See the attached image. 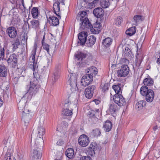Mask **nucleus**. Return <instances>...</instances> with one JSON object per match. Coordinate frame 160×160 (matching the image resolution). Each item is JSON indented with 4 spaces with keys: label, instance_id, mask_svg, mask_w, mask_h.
<instances>
[{
    "label": "nucleus",
    "instance_id": "obj_29",
    "mask_svg": "<svg viewBox=\"0 0 160 160\" xmlns=\"http://www.w3.org/2000/svg\"><path fill=\"white\" fill-rule=\"evenodd\" d=\"M103 127L106 132H109L112 128V124L110 121H107L104 124Z\"/></svg>",
    "mask_w": 160,
    "mask_h": 160
},
{
    "label": "nucleus",
    "instance_id": "obj_28",
    "mask_svg": "<svg viewBox=\"0 0 160 160\" xmlns=\"http://www.w3.org/2000/svg\"><path fill=\"white\" fill-rule=\"evenodd\" d=\"M112 40L110 38H107L104 39L102 42V44L106 47H109L112 44Z\"/></svg>",
    "mask_w": 160,
    "mask_h": 160
},
{
    "label": "nucleus",
    "instance_id": "obj_51",
    "mask_svg": "<svg viewBox=\"0 0 160 160\" xmlns=\"http://www.w3.org/2000/svg\"><path fill=\"white\" fill-rule=\"evenodd\" d=\"M51 59L50 57L49 58H47V67H48L50 66L51 65Z\"/></svg>",
    "mask_w": 160,
    "mask_h": 160
},
{
    "label": "nucleus",
    "instance_id": "obj_27",
    "mask_svg": "<svg viewBox=\"0 0 160 160\" xmlns=\"http://www.w3.org/2000/svg\"><path fill=\"white\" fill-rule=\"evenodd\" d=\"M117 109V107L116 105L113 103L109 105L108 112L109 114H113L114 113Z\"/></svg>",
    "mask_w": 160,
    "mask_h": 160
},
{
    "label": "nucleus",
    "instance_id": "obj_8",
    "mask_svg": "<svg viewBox=\"0 0 160 160\" xmlns=\"http://www.w3.org/2000/svg\"><path fill=\"white\" fill-rule=\"evenodd\" d=\"M129 72V68L127 65H122L120 69L117 71L118 76L119 77H124L127 76Z\"/></svg>",
    "mask_w": 160,
    "mask_h": 160
},
{
    "label": "nucleus",
    "instance_id": "obj_19",
    "mask_svg": "<svg viewBox=\"0 0 160 160\" xmlns=\"http://www.w3.org/2000/svg\"><path fill=\"white\" fill-rule=\"evenodd\" d=\"M146 100L148 102H152L153 100L154 97V93L153 91L150 89L148 93L145 96Z\"/></svg>",
    "mask_w": 160,
    "mask_h": 160
},
{
    "label": "nucleus",
    "instance_id": "obj_12",
    "mask_svg": "<svg viewBox=\"0 0 160 160\" xmlns=\"http://www.w3.org/2000/svg\"><path fill=\"white\" fill-rule=\"evenodd\" d=\"M79 145L82 147H86L89 143V141L88 138L85 135L83 134L80 136L78 140Z\"/></svg>",
    "mask_w": 160,
    "mask_h": 160
},
{
    "label": "nucleus",
    "instance_id": "obj_59",
    "mask_svg": "<svg viewBox=\"0 0 160 160\" xmlns=\"http://www.w3.org/2000/svg\"><path fill=\"white\" fill-rule=\"evenodd\" d=\"M127 50L128 51H130V49H129V48H126L125 49V50L124 51V53H127Z\"/></svg>",
    "mask_w": 160,
    "mask_h": 160
},
{
    "label": "nucleus",
    "instance_id": "obj_20",
    "mask_svg": "<svg viewBox=\"0 0 160 160\" xmlns=\"http://www.w3.org/2000/svg\"><path fill=\"white\" fill-rule=\"evenodd\" d=\"M59 5V2L58 1H56L54 3L53 8L55 13L58 17L59 18H61V14L59 12L60 9Z\"/></svg>",
    "mask_w": 160,
    "mask_h": 160
},
{
    "label": "nucleus",
    "instance_id": "obj_56",
    "mask_svg": "<svg viewBox=\"0 0 160 160\" xmlns=\"http://www.w3.org/2000/svg\"><path fill=\"white\" fill-rule=\"evenodd\" d=\"M160 125H159V124H158V125H156L153 128V129L154 131L156 130L159 127H160Z\"/></svg>",
    "mask_w": 160,
    "mask_h": 160
},
{
    "label": "nucleus",
    "instance_id": "obj_50",
    "mask_svg": "<svg viewBox=\"0 0 160 160\" xmlns=\"http://www.w3.org/2000/svg\"><path fill=\"white\" fill-rule=\"evenodd\" d=\"M109 85L108 83H105L104 85L102 87V90L104 91H106L108 90V89Z\"/></svg>",
    "mask_w": 160,
    "mask_h": 160
},
{
    "label": "nucleus",
    "instance_id": "obj_53",
    "mask_svg": "<svg viewBox=\"0 0 160 160\" xmlns=\"http://www.w3.org/2000/svg\"><path fill=\"white\" fill-rule=\"evenodd\" d=\"M90 148L91 147H90ZM90 150L91 151L89 152L90 154L92 156L94 155L95 154V152L94 150L93 149H92V148H91V150Z\"/></svg>",
    "mask_w": 160,
    "mask_h": 160
},
{
    "label": "nucleus",
    "instance_id": "obj_34",
    "mask_svg": "<svg viewBox=\"0 0 160 160\" xmlns=\"http://www.w3.org/2000/svg\"><path fill=\"white\" fill-rule=\"evenodd\" d=\"M136 28L135 27H133L129 28L126 31V34L131 36L134 35L136 32Z\"/></svg>",
    "mask_w": 160,
    "mask_h": 160
},
{
    "label": "nucleus",
    "instance_id": "obj_48",
    "mask_svg": "<svg viewBox=\"0 0 160 160\" xmlns=\"http://www.w3.org/2000/svg\"><path fill=\"white\" fill-rule=\"evenodd\" d=\"M79 160H92L91 157L88 156H83L81 157Z\"/></svg>",
    "mask_w": 160,
    "mask_h": 160
},
{
    "label": "nucleus",
    "instance_id": "obj_16",
    "mask_svg": "<svg viewBox=\"0 0 160 160\" xmlns=\"http://www.w3.org/2000/svg\"><path fill=\"white\" fill-rule=\"evenodd\" d=\"M88 35L87 32H80L78 36V38L81 45H84L86 41V38Z\"/></svg>",
    "mask_w": 160,
    "mask_h": 160
},
{
    "label": "nucleus",
    "instance_id": "obj_9",
    "mask_svg": "<svg viewBox=\"0 0 160 160\" xmlns=\"http://www.w3.org/2000/svg\"><path fill=\"white\" fill-rule=\"evenodd\" d=\"M37 44H35L33 47V49L31 53V55L29 58L30 67L33 68V70L34 69V67L36 65L37 61L35 60V56L36 54Z\"/></svg>",
    "mask_w": 160,
    "mask_h": 160
},
{
    "label": "nucleus",
    "instance_id": "obj_6",
    "mask_svg": "<svg viewBox=\"0 0 160 160\" xmlns=\"http://www.w3.org/2000/svg\"><path fill=\"white\" fill-rule=\"evenodd\" d=\"M110 94L111 99H112L114 102L118 106H122L126 104L125 100L121 94H115L113 95L111 93Z\"/></svg>",
    "mask_w": 160,
    "mask_h": 160
},
{
    "label": "nucleus",
    "instance_id": "obj_43",
    "mask_svg": "<svg viewBox=\"0 0 160 160\" xmlns=\"http://www.w3.org/2000/svg\"><path fill=\"white\" fill-rule=\"evenodd\" d=\"M122 22V18L121 17H118L115 20V23L118 26L120 25Z\"/></svg>",
    "mask_w": 160,
    "mask_h": 160
},
{
    "label": "nucleus",
    "instance_id": "obj_49",
    "mask_svg": "<svg viewBox=\"0 0 160 160\" xmlns=\"http://www.w3.org/2000/svg\"><path fill=\"white\" fill-rule=\"evenodd\" d=\"M43 45V48L46 50L49 53V46L46 44H42Z\"/></svg>",
    "mask_w": 160,
    "mask_h": 160
},
{
    "label": "nucleus",
    "instance_id": "obj_2",
    "mask_svg": "<svg viewBox=\"0 0 160 160\" xmlns=\"http://www.w3.org/2000/svg\"><path fill=\"white\" fill-rule=\"evenodd\" d=\"M42 144L38 143L37 140H35L33 143H32V151L31 155L33 158L36 159L41 158V154L40 150L42 147Z\"/></svg>",
    "mask_w": 160,
    "mask_h": 160
},
{
    "label": "nucleus",
    "instance_id": "obj_58",
    "mask_svg": "<svg viewBox=\"0 0 160 160\" xmlns=\"http://www.w3.org/2000/svg\"><path fill=\"white\" fill-rule=\"evenodd\" d=\"M3 101L0 98V108L2 105Z\"/></svg>",
    "mask_w": 160,
    "mask_h": 160
},
{
    "label": "nucleus",
    "instance_id": "obj_57",
    "mask_svg": "<svg viewBox=\"0 0 160 160\" xmlns=\"http://www.w3.org/2000/svg\"><path fill=\"white\" fill-rule=\"evenodd\" d=\"M157 119L158 122L160 123V112L159 113V116L157 118Z\"/></svg>",
    "mask_w": 160,
    "mask_h": 160
},
{
    "label": "nucleus",
    "instance_id": "obj_3",
    "mask_svg": "<svg viewBox=\"0 0 160 160\" xmlns=\"http://www.w3.org/2000/svg\"><path fill=\"white\" fill-rule=\"evenodd\" d=\"M80 21L81 22L80 23V28L81 30L86 28H91V24L89 22L88 18L87 17V13L86 12L82 11L80 12Z\"/></svg>",
    "mask_w": 160,
    "mask_h": 160
},
{
    "label": "nucleus",
    "instance_id": "obj_30",
    "mask_svg": "<svg viewBox=\"0 0 160 160\" xmlns=\"http://www.w3.org/2000/svg\"><path fill=\"white\" fill-rule=\"evenodd\" d=\"M7 73V69L5 66L3 65H0V76L5 77Z\"/></svg>",
    "mask_w": 160,
    "mask_h": 160
},
{
    "label": "nucleus",
    "instance_id": "obj_33",
    "mask_svg": "<svg viewBox=\"0 0 160 160\" xmlns=\"http://www.w3.org/2000/svg\"><path fill=\"white\" fill-rule=\"evenodd\" d=\"M146 102L144 101H140L138 102L136 104L135 108L138 109L139 110L142 109L143 107L146 104Z\"/></svg>",
    "mask_w": 160,
    "mask_h": 160
},
{
    "label": "nucleus",
    "instance_id": "obj_24",
    "mask_svg": "<svg viewBox=\"0 0 160 160\" xmlns=\"http://www.w3.org/2000/svg\"><path fill=\"white\" fill-rule=\"evenodd\" d=\"M143 82L145 86L152 88V86L153 85V81L152 78L149 77L146 78L143 80Z\"/></svg>",
    "mask_w": 160,
    "mask_h": 160
},
{
    "label": "nucleus",
    "instance_id": "obj_7",
    "mask_svg": "<svg viewBox=\"0 0 160 160\" xmlns=\"http://www.w3.org/2000/svg\"><path fill=\"white\" fill-rule=\"evenodd\" d=\"M93 77L92 75L86 74L83 76L81 80V84L84 87H86L91 83L92 81Z\"/></svg>",
    "mask_w": 160,
    "mask_h": 160
},
{
    "label": "nucleus",
    "instance_id": "obj_42",
    "mask_svg": "<svg viewBox=\"0 0 160 160\" xmlns=\"http://www.w3.org/2000/svg\"><path fill=\"white\" fill-rule=\"evenodd\" d=\"M22 108L23 107H20L18 108L19 110H22V115H23V114L24 113L25 114V115H27L28 113L30 114L29 112H30V111L28 108H27L24 107V109H23Z\"/></svg>",
    "mask_w": 160,
    "mask_h": 160
},
{
    "label": "nucleus",
    "instance_id": "obj_23",
    "mask_svg": "<svg viewBox=\"0 0 160 160\" xmlns=\"http://www.w3.org/2000/svg\"><path fill=\"white\" fill-rule=\"evenodd\" d=\"M87 75H96L98 73V69L95 67L92 66L89 67L85 71Z\"/></svg>",
    "mask_w": 160,
    "mask_h": 160
},
{
    "label": "nucleus",
    "instance_id": "obj_5",
    "mask_svg": "<svg viewBox=\"0 0 160 160\" xmlns=\"http://www.w3.org/2000/svg\"><path fill=\"white\" fill-rule=\"evenodd\" d=\"M43 119L42 120V123L40 121V123L37 128L35 130V133L37 135V137L38 138H37L35 140H37L38 141V143H40V144H42L43 143V140L42 138L43 135L45 134V129L43 126Z\"/></svg>",
    "mask_w": 160,
    "mask_h": 160
},
{
    "label": "nucleus",
    "instance_id": "obj_13",
    "mask_svg": "<svg viewBox=\"0 0 160 160\" xmlns=\"http://www.w3.org/2000/svg\"><path fill=\"white\" fill-rule=\"evenodd\" d=\"M9 36L12 38H16L17 34V32L16 28L13 27L8 28L7 30Z\"/></svg>",
    "mask_w": 160,
    "mask_h": 160
},
{
    "label": "nucleus",
    "instance_id": "obj_54",
    "mask_svg": "<svg viewBox=\"0 0 160 160\" xmlns=\"http://www.w3.org/2000/svg\"><path fill=\"white\" fill-rule=\"evenodd\" d=\"M23 38L22 39V40H26L27 41V35H26L25 33H24L22 36Z\"/></svg>",
    "mask_w": 160,
    "mask_h": 160
},
{
    "label": "nucleus",
    "instance_id": "obj_62",
    "mask_svg": "<svg viewBox=\"0 0 160 160\" xmlns=\"http://www.w3.org/2000/svg\"><path fill=\"white\" fill-rule=\"evenodd\" d=\"M84 1L86 2H89L91 0H83Z\"/></svg>",
    "mask_w": 160,
    "mask_h": 160
},
{
    "label": "nucleus",
    "instance_id": "obj_38",
    "mask_svg": "<svg viewBox=\"0 0 160 160\" xmlns=\"http://www.w3.org/2000/svg\"><path fill=\"white\" fill-rule=\"evenodd\" d=\"M112 88L115 92L116 94H121L119 93L121 92V90L120 85H113L112 86Z\"/></svg>",
    "mask_w": 160,
    "mask_h": 160
},
{
    "label": "nucleus",
    "instance_id": "obj_37",
    "mask_svg": "<svg viewBox=\"0 0 160 160\" xmlns=\"http://www.w3.org/2000/svg\"><path fill=\"white\" fill-rule=\"evenodd\" d=\"M31 14L33 18H37L38 14V10L37 8L36 7L33 8L32 9Z\"/></svg>",
    "mask_w": 160,
    "mask_h": 160
},
{
    "label": "nucleus",
    "instance_id": "obj_18",
    "mask_svg": "<svg viewBox=\"0 0 160 160\" xmlns=\"http://www.w3.org/2000/svg\"><path fill=\"white\" fill-rule=\"evenodd\" d=\"M93 14L97 18L102 17L104 14V11L100 8H98L94 10Z\"/></svg>",
    "mask_w": 160,
    "mask_h": 160
},
{
    "label": "nucleus",
    "instance_id": "obj_10",
    "mask_svg": "<svg viewBox=\"0 0 160 160\" xmlns=\"http://www.w3.org/2000/svg\"><path fill=\"white\" fill-rule=\"evenodd\" d=\"M65 104L67 105V106L68 107V108H66L64 109L62 111V114L63 115L66 116H71L72 114V111L73 108H76V105L71 103L65 102Z\"/></svg>",
    "mask_w": 160,
    "mask_h": 160
},
{
    "label": "nucleus",
    "instance_id": "obj_64",
    "mask_svg": "<svg viewBox=\"0 0 160 160\" xmlns=\"http://www.w3.org/2000/svg\"><path fill=\"white\" fill-rule=\"evenodd\" d=\"M64 1L63 0H62V3H63V4L64 5Z\"/></svg>",
    "mask_w": 160,
    "mask_h": 160
},
{
    "label": "nucleus",
    "instance_id": "obj_35",
    "mask_svg": "<svg viewBox=\"0 0 160 160\" xmlns=\"http://www.w3.org/2000/svg\"><path fill=\"white\" fill-rule=\"evenodd\" d=\"M30 23L32 28L37 29L38 28L40 25V22L38 20L33 19L32 20Z\"/></svg>",
    "mask_w": 160,
    "mask_h": 160
},
{
    "label": "nucleus",
    "instance_id": "obj_26",
    "mask_svg": "<svg viewBox=\"0 0 160 160\" xmlns=\"http://www.w3.org/2000/svg\"><path fill=\"white\" fill-rule=\"evenodd\" d=\"M65 154L68 158L72 159L74 157V151L72 148L68 149L66 151Z\"/></svg>",
    "mask_w": 160,
    "mask_h": 160
},
{
    "label": "nucleus",
    "instance_id": "obj_17",
    "mask_svg": "<svg viewBox=\"0 0 160 160\" xmlns=\"http://www.w3.org/2000/svg\"><path fill=\"white\" fill-rule=\"evenodd\" d=\"M101 25L100 23L96 22L90 29L91 32L94 34L99 33L101 30Z\"/></svg>",
    "mask_w": 160,
    "mask_h": 160
},
{
    "label": "nucleus",
    "instance_id": "obj_52",
    "mask_svg": "<svg viewBox=\"0 0 160 160\" xmlns=\"http://www.w3.org/2000/svg\"><path fill=\"white\" fill-rule=\"evenodd\" d=\"M63 141L61 140H59L57 142V144L58 145L61 146L63 144Z\"/></svg>",
    "mask_w": 160,
    "mask_h": 160
},
{
    "label": "nucleus",
    "instance_id": "obj_40",
    "mask_svg": "<svg viewBox=\"0 0 160 160\" xmlns=\"http://www.w3.org/2000/svg\"><path fill=\"white\" fill-rule=\"evenodd\" d=\"M20 44V42L19 40L17 39L15 40L13 42H12V45L13 46V51L15 50L16 49L18 48V46Z\"/></svg>",
    "mask_w": 160,
    "mask_h": 160
},
{
    "label": "nucleus",
    "instance_id": "obj_21",
    "mask_svg": "<svg viewBox=\"0 0 160 160\" xmlns=\"http://www.w3.org/2000/svg\"><path fill=\"white\" fill-rule=\"evenodd\" d=\"M96 42V38L93 36H90L88 37L86 40V44L88 47H91Z\"/></svg>",
    "mask_w": 160,
    "mask_h": 160
},
{
    "label": "nucleus",
    "instance_id": "obj_39",
    "mask_svg": "<svg viewBox=\"0 0 160 160\" xmlns=\"http://www.w3.org/2000/svg\"><path fill=\"white\" fill-rule=\"evenodd\" d=\"M12 150L11 149H8L7 152L5 155L4 158V160H10L11 158V153H12Z\"/></svg>",
    "mask_w": 160,
    "mask_h": 160
},
{
    "label": "nucleus",
    "instance_id": "obj_25",
    "mask_svg": "<svg viewBox=\"0 0 160 160\" xmlns=\"http://www.w3.org/2000/svg\"><path fill=\"white\" fill-rule=\"evenodd\" d=\"M31 117V115L29 113H28L27 115L24 113L22 115V120L24 122L25 126H27L28 125Z\"/></svg>",
    "mask_w": 160,
    "mask_h": 160
},
{
    "label": "nucleus",
    "instance_id": "obj_61",
    "mask_svg": "<svg viewBox=\"0 0 160 160\" xmlns=\"http://www.w3.org/2000/svg\"><path fill=\"white\" fill-rule=\"evenodd\" d=\"M45 35H44L43 36V39L42 40V44H43V41L44 40V39H45Z\"/></svg>",
    "mask_w": 160,
    "mask_h": 160
},
{
    "label": "nucleus",
    "instance_id": "obj_1",
    "mask_svg": "<svg viewBox=\"0 0 160 160\" xmlns=\"http://www.w3.org/2000/svg\"><path fill=\"white\" fill-rule=\"evenodd\" d=\"M38 88L37 79L36 78H34L32 81L30 82L29 88L23 98H26L28 100H30L32 97L34 96L37 92Z\"/></svg>",
    "mask_w": 160,
    "mask_h": 160
},
{
    "label": "nucleus",
    "instance_id": "obj_31",
    "mask_svg": "<svg viewBox=\"0 0 160 160\" xmlns=\"http://www.w3.org/2000/svg\"><path fill=\"white\" fill-rule=\"evenodd\" d=\"M142 17L140 15H135L133 17V24L137 25L138 23L141 22L142 20Z\"/></svg>",
    "mask_w": 160,
    "mask_h": 160
},
{
    "label": "nucleus",
    "instance_id": "obj_46",
    "mask_svg": "<svg viewBox=\"0 0 160 160\" xmlns=\"http://www.w3.org/2000/svg\"><path fill=\"white\" fill-rule=\"evenodd\" d=\"M59 73L58 71H56L55 72L53 75V78L54 80L53 82H54L55 81L58 79L59 77Z\"/></svg>",
    "mask_w": 160,
    "mask_h": 160
},
{
    "label": "nucleus",
    "instance_id": "obj_41",
    "mask_svg": "<svg viewBox=\"0 0 160 160\" xmlns=\"http://www.w3.org/2000/svg\"><path fill=\"white\" fill-rule=\"evenodd\" d=\"M76 58L79 60H82L84 58H85V55L84 54L81 52H79L76 55Z\"/></svg>",
    "mask_w": 160,
    "mask_h": 160
},
{
    "label": "nucleus",
    "instance_id": "obj_60",
    "mask_svg": "<svg viewBox=\"0 0 160 160\" xmlns=\"http://www.w3.org/2000/svg\"><path fill=\"white\" fill-rule=\"evenodd\" d=\"M18 156L19 157V159H21L23 157V155L22 154H20V155L18 154Z\"/></svg>",
    "mask_w": 160,
    "mask_h": 160
},
{
    "label": "nucleus",
    "instance_id": "obj_44",
    "mask_svg": "<svg viewBox=\"0 0 160 160\" xmlns=\"http://www.w3.org/2000/svg\"><path fill=\"white\" fill-rule=\"evenodd\" d=\"M93 133L94 135V136L98 137L101 135V132L100 130L98 129H96L93 131Z\"/></svg>",
    "mask_w": 160,
    "mask_h": 160
},
{
    "label": "nucleus",
    "instance_id": "obj_47",
    "mask_svg": "<svg viewBox=\"0 0 160 160\" xmlns=\"http://www.w3.org/2000/svg\"><path fill=\"white\" fill-rule=\"evenodd\" d=\"M87 3L88 6V8H92L94 7L95 3L94 2H88Z\"/></svg>",
    "mask_w": 160,
    "mask_h": 160
},
{
    "label": "nucleus",
    "instance_id": "obj_55",
    "mask_svg": "<svg viewBox=\"0 0 160 160\" xmlns=\"http://www.w3.org/2000/svg\"><path fill=\"white\" fill-rule=\"evenodd\" d=\"M93 102H95V104H96V105H98V104H99V103L100 102L99 100H95L93 101Z\"/></svg>",
    "mask_w": 160,
    "mask_h": 160
},
{
    "label": "nucleus",
    "instance_id": "obj_14",
    "mask_svg": "<svg viewBox=\"0 0 160 160\" xmlns=\"http://www.w3.org/2000/svg\"><path fill=\"white\" fill-rule=\"evenodd\" d=\"M8 62L12 67L15 66L17 62V57L16 54L13 53L9 56L8 59Z\"/></svg>",
    "mask_w": 160,
    "mask_h": 160
},
{
    "label": "nucleus",
    "instance_id": "obj_63",
    "mask_svg": "<svg viewBox=\"0 0 160 160\" xmlns=\"http://www.w3.org/2000/svg\"><path fill=\"white\" fill-rule=\"evenodd\" d=\"M99 0H94V1L93 2L95 3H96Z\"/></svg>",
    "mask_w": 160,
    "mask_h": 160
},
{
    "label": "nucleus",
    "instance_id": "obj_4",
    "mask_svg": "<svg viewBox=\"0 0 160 160\" xmlns=\"http://www.w3.org/2000/svg\"><path fill=\"white\" fill-rule=\"evenodd\" d=\"M68 79L67 83L69 85L71 92H75L78 90L76 84L77 77L75 74H70L68 76Z\"/></svg>",
    "mask_w": 160,
    "mask_h": 160
},
{
    "label": "nucleus",
    "instance_id": "obj_45",
    "mask_svg": "<svg viewBox=\"0 0 160 160\" xmlns=\"http://www.w3.org/2000/svg\"><path fill=\"white\" fill-rule=\"evenodd\" d=\"M4 56V50L3 48L0 46V60L3 59Z\"/></svg>",
    "mask_w": 160,
    "mask_h": 160
},
{
    "label": "nucleus",
    "instance_id": "obj_15",
    "mask_svg": "<svg viewBox=\"0 0 160 160\" xmlns=\"http://www.w3.org/2000/svg\"><path fill=\"white\" fill-rule=\"evenodd\" d=\"M136 60L135 61V65L137 67H139L142 61L143 58V55L142 53L140 51L137 52L136 55Z\"/></svg>",
    "mask_w": 160,
    "mask_h": 160
},
{
    "label": "nucleus",
    "instance_id": "obj_22",
    "mask_svg": "<svg viewBox=\"0 0 160 160\" xmlns=\"http://www.w3.org/2000/svg\"><path fill=\"white\" fill-rule=\"evenodd\" d=\"M48 21L51 25L56 26L59 24V19L54 16L50 17Z\"/></svg>",
    "mask_w": 160,
    "mask_h": 160
},
{
    "label": "nucleus",
    "instance_id": "obj_36",
    "mask_svg": "<svg viewBox=\"0 0 160 160\" xmlns=\"http://www.w3.org/2000/svg\"><path fill=\"white\" fill-rule=\"evenodd\" d=\"M101 6L103 8H106L110 5L109 0H100Z\"/></svg>",
    "mask_w": 160,
    "mask_h": 160
},
{
    "label": "nucleus",
    "instance_id": "obj_32",
    "mask_svg": "<svg viewBox=\"0 0 160 160\" xmlns=\"http://www.w3.org/2000/svg\"><path fill=\"white\" fill-rule=\"evenodd\" d=\"M148 88L145 86H142L141 88L140 92L141 94L143 96H145L148 93L149 90Z\"/></svg>",
    "mask_w": 160,
    "mask_h": 160
},
{
    "label": "nucleus",
    "instance_id": "obj_11",
    "mask_svg": "<svg viewBox=\"0 0 160 160\" xmlns=\"http://www.w3.org/2000/svg\"><path fill=\"white\" fill-rule=\"evenodd\" d=\"M96 88V87L94 85H92L87 88L85 90V95L86 97L90 99L93 96L94 91Z\"/></svg>",
    "mask_w": 160,
    "mask_h": 160
}]
</instances>
